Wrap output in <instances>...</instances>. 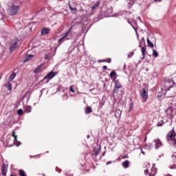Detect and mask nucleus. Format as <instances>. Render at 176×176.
I'll return each mask as SVG.
<instances>
[{
  "label": "nucleus",
  "mask_w": 176,
  "mask_h": 176,
  "mask_svg": "<svg viewBox=\"0 0 176 176\" xmlns=\"http://www.w3.org/2000/svg\"><path fill=\"white\" fill-rule=\"evenodd\" d=\"M19 176H27L25 172L23 170H19Z\"/></svg>",
  "instance_id": "c85d7f7f"
},
{
  "label": "nucleus",
  "mask_w": 176,
  "mask_h": 176,
  "mask_svg": "<svg viewBox=\"0 0 176 176\" xmlns=\"http://www.w3.org/2000/svg\"><path fill=\"white\" fill-rule=\"evenodd\" d=\"M74 87H75V86L74 85H71L69 87V91H72V93H75V90H74Z\"/></svg>",
  "instance_id": "2f4dec72"
},
{
  "label": "nucleus",
  "mask_w": 176,
  "mask_h": 176,
  "mask_svg": "<svg viewBox=\"0 0 176 176\" xmlns=\"http://www.w3.org/2000/svg\"><path fill=\"white\" fill-rule=\"evenodd\" d=\"M153 56H154V57H159V53H157L156 50H153Z\"/></svg>",
  "instance_id": "cd10ccee"
},
{
  "label": "nucleus",
  "mask_w": 176,
  "mask_h": 176,
  "mask_svg": "<svg viewBox=\"0 0 176 176\" xmlns=\"http://www.w3.org/2000/svg\"><path fill=\"white\" fill-rule=\"evenodd\" d=\"M141 52L143 56V58H145V56H146L145 52H146V47H142Z\"/></svg>",
  "instance_id": "4be33fe9"
},
{
  "label": "nucleus",
  "mask_w": 176,
  "mask_h": 176,
  "mask_svg": "<svg viewBox=\"0 0 176 176\" xmlns=\"http://www.w3.org/2000/svg\"><path fill=\"white\" fill-rule=\"evenodd\" d=\"M7 173H8V167L6 166V164H3L1 166V174L3 176H6Z\"/></svg>",
  "instance_id": "1a4fd4ad"
},
{
  "label": "nucleus",
  "mask_w": 176,
  "mask_h": 176,
  "mask_svg": "<svg viewBox=\"0 0 176 176\" xmlns=\"http://www.w3.org/2000/svg\"><path fill=\"white\" fill-rule=\"evenodd\" d=\"M154 2H155V3L156 2H162V0H155Z\"/></svg>",
  "instance_id": "4c0bfd02"
},
{
  "label": "nucleus",
  "mask_w": 176,
  "mask_h": 176,
  "mask_svg": "<svg viewBox=\"0 0 176 176\" xmlns=\"http://www.w3.org/2000/svg\"><path fill=\"white\" fill-rule=\"evenodd\" d=\"M133 107H134V104H133V102H131V103L130 104V108H131V109H133Z\"/></svg>",
  "instance_id": "e433bc0d"
},
{
  "label": "nucleus",
  "mask_w": 176,
  "mask_h": 176,
  "mask_svg": "<svg viewBox=\"0 0 176 176\" xmlns=\"http://www.w3.org/2000/svg\"><path fill=\"white\" fill-rule=\"evenodd\" d=\"M55 75H57V74L54 72H50L44 77L41 82H43V83H48L49 80H50V79H53Z\"/></svg>",
  "instance_id": "20e7f679"
},
{
  "label": "nucleus",
  "mask_w": 176,
  "mask_h": 176,
  "mask_svg": "<svg viewBox=\"0 0 176 176\" xmlns=\"http://www.w3.org/2000/svg\"><path fill=\"white\" fill-rule=\"evenodd\" d=\"M163 124H164V121L163 120H162L160 122H158V123L157 124V127H162V126H163Z\"/></svg>",
  "instance_id": "bb28decb"
},
{
  "label": "nucleus",
  "mask_w": 176,
  "mask_h": 176,
  "mask_svg": "<svg viewBox=\"0 0 176 176\" xmlns=\"http://www.w3.org/2000/svg\"><path fill=\"white\" fill-rule=\"evenodd\" d=\"M174 86V80L173 79H168L165 80L164 87L166 91H168L170 89H171Z\"/></svg>",
  "instance_id": "7ed1b4c3"
},
{
  "label": "nucleus",
  "mask_w": 176,
  "mask_h": 176,
  "mask_svg": "<svg viewBox=\"0 0 176 176\" xmlns=\"http://www.w3.org/2000/svg\"><path fill=\"white\" fill-rule=\"evenodd\" d=\"M173 108L168 107L166 110V113L168 116H171V115H173Z\"/></svg>",
  "instance_id": "dca6fc26"
},
{
  "label": "nucleus",
  "mask_w": 176,
  "mask_h": 176,
  "mask_svg": "<svg viewBox=\"0 0 176 176\" xmlns=\"http://www.w3.org/2000/svg\"><path fill=\"white\" fill-rule=\"evenodd\" d=\"M111 163H112V162L111 161H109V162H107V164H111Z\"/></svg>",
  "instance_id": "58836bf2"
},
{
  "label": "nucleus",
  "mask_w": 176,
  "mask_h": 176,
  "mask_svg": "<svg viewBox=\"0 0 176 176\" xmlns=\"http://www.w3.org/2000/svg\"><path fill=\"white\" fill-rule=\"evenodd\" d=\"M122 165L124 167V168H129V166H130V161L126 160L122 162Z\"/></svg>",
  "instance_id": "2eb2a0df"
},
{
  "label": "nucleus",
  "mask_w": 176,
  "mask_h": 176,
  "mask_svg": "<svg viewBox=\"0 0 176 176\" xmlns=\"http://www.w3.org/2000/svg\"><path fill=\"white\" fill-rule=\"evenodd\" d=\"M10 176H16V175L11 174Z\"/></svg>",
  "instance_id": "a19ab883"
},
{
  "label": "nucleus",
  "mask_w": 176,
  "mask_h": 176,
  "mask_svg": "<svg viewBox=\"0 0 176 176\" xmlns=\"http://www.w3.org/2000/svg\"><path fill=\"white\" fill-rule=\"evenodd\" d=\"M14 78H16V73L14 72L10 76V80H13V79H14Z\"/></svg>",
  "instance_id": "c756f323"
},
{
  "label": "nucleus",
  "mask_w": 176,
  "mask_h": 176,
  "mask_svg": "<svg viewBox=\"0 0 176 176\" xmlns=\"http://www.w3.org/2000/svg\"><path fill=\"white\" fill-rule=\"evenodd\" d=\"M34 57V55H26L24 58L23 63H27V61H30L31 58Z\"/></svg>",
  "instance_id": "a211bd4d"
},
{
  "label": "nucleus",
  "mask_w": 176,
  "mask_h": 176,
  "mask_svg": "<svg viewBox=\"0 0 176 176\" xmlns=\"http://www.w3.org/2000/svg\"><path fill=\"white\" fill-rule=\"evenodd\" d=\"M17 115H23V110L21 109H19V110H17L16 111Z\"/></svg>",
  "instance_id": "473e14b6"
},
{
  "label": "nucleus",
  "mask_w": 176,
  "mask_h": 176,
  "mask_svg": "<svg viewBox=\"0 0 176 176\" xmlns=\"http://www.w3.org/2000/svg\"><path fill=\"white\" fill-rule=\"evenodd\" d=\"M139 47H141V43L140 44Z\"/></svg>",
  "instance_id": "c03bdc74"
},
{
  "label": "nucleus",
  "mask_w": 176,
  "mask_h": 176,
  "mask_svg": "<svg viewBox=\"0 0 176 176\" xmlns=\"http://www.w3.org/2000/svg\"><path fill=\"white\" fill-rule=\"evenodd\" d=\"M142 153H143V155H145V152L142 151Z\"/></svg>",
  "instance_id": "79ce46f5"
},
{
  "label": "nucleus",
  "mask_w": 176,
  "mask_h": 176,
  "mask_svg": "<svg viewBox=\"0 0 176 176\" xmlns=\"http://www.w3.org/2000/svg\"><path fill=\"white\" fill-rule=\"evenodd\" d=\"M18 45H19V39L16 38L14 41L11 44L10 47V50L12 52L15 49H17Z\"/></svg>",
  "instance_id": "0eeeda50"
},
{
  "label": "nucleus",
  "mask_w": 176,
  "mask_h": 176,
  "mask_svg": "<svg viewBox=\"0 0 176 176\" xmlns=\"http://www.w3.org/2000/svg\"><path fill=\"white\" fill-rule=\"evenodd\" d=\"M114 87H116V89H122V84L120 83V81H119V80H117L115 82Z\"/></svg>",
  "instance_id": "f3484780"
},
{
  "label": "nucleus",
  "mask_w": 176,
  "mask_h": 176,
  "mask_svg": "<svg viewBox=\"0 0 176 176\" xmlns=\"http://www.w3.org/2000/svg\"><path fill=\"white\" fill-rule=\"evenodd\" d=\"M175 137H176L175 131H174V129H172L167 134V136H166L167 141H168L170 144H175L176 140Z\"/></svg>",
  "instance_id": "f03ea898"
},
{
  "label": "nucleus",
  "mask_w": 176,
  "mask_h": 176,
  "mask_svg": "<svg viewBox=\"0 0 176 176\" xmlns=\"http://www.w3.org/2000/svg\"><path fill=\"white\" fill-rule=\"evenodd\" d=\"M157 173V169L154 166H153L151 168L150 171L148 169H146L144 170L145 175H148V176H155V175H156Z\"/></svg>",
  "instance_id": "39448f33"
},
{
  "label": "nucleus",
  "mask_w": 176,
  "mask_h": 176,
  "mask_svg": "<svg viewBox=\"0 0 176 176\" xmlns=\"http://www.w3.org/2000/svg\"><path fill=\"white\" fill-rule=\"evenodd\" d=\"M108 69V67L107 65L103 66V71H106V69Z\"/></svg>",
  "instance_id": "c9c22d12"
},
{
  "label": "nucleus",
  "mask_w": 176,
  "mask_h": 176,
  "mask_svg": "<svg viewBox=\"0 0 176 176\" xmlns=\"http://www.w3.org/2000/svg\"><path fill=\"white\" fill-rule=\"evenodd\" d=\"M87 138H90V135H87Z\"/></svg>",
  "instance_id": "37998d69"
},
{
  "label": "nucleus",
  "mask_w": 176,
  "mask_h": 176,
  "mask_svg": "<svg viewBox=\"0 0 176 176\" xmlns=\"http://www.w3.org/2000/svg\"><path fill=\"white\" fill-rule=\"evenodd\" d=\"M28 112H31V108H28Z\"/></svg>",
  "instance_id": "ea45409f"
},
{
  "label": "nucleus",
  "mask_w": 176,
  "mask_h": 176,
  "mask_svg": "<svg viewBox=\"0 0 176 176\" xmlns=\"http://www.w3.org/2000/svg\"><path fill=\"white\" fill-rule=\"evenodd\" d=\"M100 151H101V148L100 146H96L94 150V153L92 154V156H98L100 154Z\"/></svg>",
  "instance_id": "9d476101"
},
{
  "label": "nucleus",
  "mask_w": 176,
  "mask_h": 176,
  "mask_svg": "<svg viewBox=\"0 0 176 176\" xmlns=\"http://www.w3.org/2000/svg\"><path fill=\"white\" fill-rule=\"evenodd\" d=\"M19 10H20V6L12 5L8 8L7 12L10 16H14V14L18 13Z\"/></svg>",
  "instance_id": "f257e3e1"
},
{
  "label": "nucleus",
  "mask_w": 176,
  "mask_h": 176,
  "mask_svg": "<svg viewBox=\"0 0 176 176\" xmlns=\"http://www.w3.org/2000/svg\"><path fill=\"white\" fill-rule=\"evenodd\" d=\"M119 89H120V88H116L114 87V89L113 91V94H118V93H119Z\"/></svg>",
  "instance_id": "7c9ffc66"
},
{
  "label": "nucleus",
  "mask_w": 176,
  "mask_h": 176,
  "mask_svg": "<svg viewBox=\"0 0 176 176\" xmlns=\"http://www.w3.org/2000/svg\"><path fill=\"white\" fill-rule=\"evenodd\" d=\"M47 34H50V29L45 28L41 30V35H47Z\"/></svg>",
  "instance_id": "4468645a"
},
{
  "label": "nucleus",
  "mask_w": 176,
  "mask_h": 176,
  "mask_svg": "<svg viewBox=\"0 0 176 176\" xmlns=\"http://www.w3.org/2000/svg\"><path fill=\"white\" fill-rule=\"evenodd\" d=\"M12 137H14L16 142H19V141H17V135H16V132L14 131H12Z\"/></svg>",
  "instance_id": "a878e982"
},
{
  "label": "nucleus",
  "mask_w": 176,
  "mask_h": 176,
  "mask_svg": "<svg viewBox=\"0 0 176 176\" xmlns=\"http://www.w3.org/2000/svg\"><path fill=\"white\" fill-rule=\"evenodd\" d=\"M173 159L175 157V161H174V166H170V168H176V155H173L172 156Z\"/></svg>",
  "instance_id": "5701e85b"
},
{
  "label": "nucleus",
  "mask_w": 176,
  "mask_h": 176,
  "mask_svg": "<svg viewBox=\"0 0 176 176\" xmlns=\"http://www.w3.org/2000/svg\"><path fill=\"white\" fill-rule=\"evenodd\" d=\"M72 30V27H71L65 33H63L62 34V37L60 38H59L58 40V43H63V42H64V39H65V38H67V36H68V35H69V33L71 32V31Z\"/></svg>",
  "instance_id": "423d86ee"
},
{
  "label": "nucleus",
  "mask_w": 176,
  "mask_h": 176,
  "mask_svg": "<svg viewBox=\"0 0 176 176\" xmlns=\"http://www.w3.org/2000/svg\"><path fill=\"white\" fill-rule=\"evenodd\" d=\"M69 9L72 10V12H78V10H76V8H72L71 5H69Z\"/></svg>",
  "instance_id": "72a5a7b5"
},
{
  "label": "nucleus",
  "mask_w": 176,
  "mask_h": 176,
  "mask_svg": "<svg viewBox=\"0 0 176 176\" xmlns=\"http://www.w3.org/2000/svg\"><path fill=\"white\" fill-rule=\"evenodd\" d=\"M147 43L148 46H149L150 47H155V45H153V43L151 42V40H149V38H147Z\"/></svg>",
  "instance_id": "393cba45"
},
{
  "label": "nucleus",
  "mask_w": 176,
  "mask_h": 176,
  "mask_svg": "<svg viewBox=\"0 0 176 176\" xmlns=\"http://www.w3.org/2000/svg\"><path fill=\"white\" fill-rule=\"evenodd\" d=\"M140 96L143 100H147L148 98V93L145 89H142L140 90Z\"/></svg>",
  "instance_id": "6e6552de"
},
{
  "label": "nucleus",
  "mask_w": 176,
  "mask_h": 176,
  "mask_svg": "<svg viewBox=\"0 0 176 176\" xmlns=\"http://www.w3.org/2000/svg\"><path fill=\"white\" fill-rule=\"evenodd\" d=\"M110 78L113 79V82H116L118 76H116V72L112 71L110 74Z\"/></svg>",
  "instance_id": "f8f14e48"
},
{
  "label": "nucleus",
  "mask_w": 176,
  "mask_h": 176,
  "mask_svg": "<svg viewBox=\"0 0 176 176\" xmlns=\"http://www.w3.org/2000/svg\"><path fill=\"white\" fill-rule=\"evenodd\" d=\"M42 69V65H39L36 69H34V74H38V72Z\"/></svg>",
  "instance_id": "b1692460"
},
{
  "label": "nucleus",
  "mask_w": 176,
  "mask_h": 176,
  "mask_svg": "<svg viewBox=\"0 0 176 176\" xmlns=\"http://www.w3.org/2000/svg\"><path fill=\"white\" fill-rule=\"evenodd\" d=\"M6 86L8 87L9 90H12V85L10 83L6 84Z\"/></svg>",
  "instance_id": "f704fd0d"
},
{
  "label": "nucleus",
  "mask_w": 176,
  "mask_h": 176,
  "mask_svg": "<svg viewBox=\"0 0 176 176\" xmlns=\"http://www.w3.org/2000/svg\"><path fill=\"white\" fill-rule=\"evenodd\" d=\"M100 1H98L96 2V4H94L92 7H91V10H96V9H97V8H98V6H100Z\"/></svg>",
  "instance_id": "aec40b11"
},
{
  "label": "nucleus",
  "mask_w": 176,
  "mask_h": 176,
  "mask_svg": "<svg viewBox=\"0 0 176 176\" xmlns=\"http://www.w3.org/2000/svg\"><path fill=\"white\" fill-rule=\"evenodd\" d=\"M154 142L155 144V149H159V148H160V146H162L163 145L162 144V141H160V139L155 140Z\"/></svg>",
  "instance_id": "9b49d317"
},
{
  "label": "nucleus",
  "mask_w": 176,
  "mask_h": 176,
  "mask_svg": "<svg viewBox=\"0 0 176 176\" xmlns=\"http://www.w3.org/2000/svg\"><path fill=\"white\" fill-rule=\"evenodd\" d=\"M111 59L109 58L107 59L99 60L98 63H108L109 64L111 63Z\"/></svg>",
  "instance_id": "412c9836"
},
{
  "label": "nucleus",
  "mask_w": 176,
  "mask_h": 176,
  "mask_svg": "<svg viewBox=\"0 0 176 176\" xmlns=\"http://www.w3.org/2000/svg\"><path fill=\"white\" fill-rule=\"evenodd\" d=\"M93 113V109H91V107H90L89 106L87 107L85 111V115H89V113Z\"/></svg>",
  "instance_id": "6ab92c4d"
},
{
  "label": "nucleus",
  "mask_w": 176,
  "mask_h": 176,
  "mask_svg": "<svg viewBox=\"0 0 176 176\" xmlns=\"http://www.w3.org/2000/svg\"><path fill=\"white\" fill-rule=\"evenodd\" d=\"M115 116H116V119H120V116H122V110L117 109L115 111Z\"/></svg>",
  "instance_id": "ddd939ff"
}]
</instances>
